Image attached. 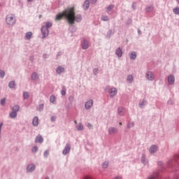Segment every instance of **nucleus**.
<instances>
[{
	"mask_svg": "<svg viewBox=\"0 0 179 179\" xmlns=\"http://www.w3.org/2000/svg\"><path fill=\"white\" fill-rule=\"evenodd\" d=\"M148 9H150V10H153V8H152V7H149V8H148Z\"/></svg>",
	"mask_w": 179,
	"mask_h": 179,
	"instance_id": "nucleus-52",
	"label": "nucleus"
},
{
	"mask_svg": "<svg viewBox=\"0 0 179 179\" xmlns=\"http://www.w3.org/2000/svg\"><path fill=\"white\" fill-rule=\"evenodd\" d=\"M12 110H13L12 112L17 113V111H19L20 110V106L17 105H15L14 107H13Z\"/></svg>",
	"mask_w": 179,
	"mask_h": 179,
	"instance_id": "nucleus-25",
	"label": "nucleus"
},
{
	"mask_svg": "<svg viewBox=\"0 0 179 179\" xmlns=\"http://www.w3.org/2000/svg\"><path fill=\"white\" fill-rule=\"evenodd\" d=\"M52 26V24L51 22H46L45 27H41V33L42 36H43V38H45L48 36V28L51 27Z\"/></svg>",
	"mask_w": 179,
	"mask_h": 179,
	"instance_id": "nucleus-4",
	"label": "nucleus"
},
{
	"mask_svg": "<svg viewBox=\"0 0 179 179\" xmlns=\"http://www.w3.org/2000/svg\"><path fill=\"white\" fill-rule=\"evenodd\" d=\"M55 96L52 95L50 96V102L55 103Z\"/></svg>",
	"mask_w": 179,
	"mask_h": 179,
	"instance_id": "nucleus-38",
	"label": "nucleus"
},
{
	"mask_svg": "<svg viewBox=\"0 0 179 179\" xmlns=\"http://www.w3.org/2000/svg\"><path fill=\"white\" fill-rule=\"evenodd\" d=\"M32 36H33V33H31V31H29L27 34H25V38H27V40H29L31 39Z\"/></svg>",
	"mask_w": 179,
	"mask_h": 179,
	"instance_id": "nucleus-17",
	"label": "nucleus"
},
{
	"mask_svg": "<svg viewBox=\"0 0 179 179\" xmlns=\"http://www.w3.org/2000/svg\"><path fill=\"white\" fill-rule=\"evenodd\" d=\"M93 103H94V101L92 99H90V100L87 101V102H85V109L90 110L92 108V106H93Z\"/></svg>",
	"mask_w": 179,
	"mask_h": 179,
	"instance_id": "nucleus-6",
	"label": "nucleus"
},
{
	"mask_svg": "<svg viewBox=\"0 0 179 179\" xmlns=\"http://www.w3.org/2000/svg\"><path fill=\"white\" fill-rule=\"evenodd\" d=\"M27 2H33V0H27Z\"/></svg>",
	"mask_w": 179,
	"mask_h": 179,
	"instance_id": "nucleus-53",
	"label": "nucleus"
},
{
	"mask_svg": "<svg viewBox=\"0 0 179 179\" xmlns=\"http://www.w3.org/2000/svg\"><path fill=\"white\" fill-rule=\"evenodd\" d=\"M178 166H179V164H178Z\"/></svg>",
	"mask_w": 179,
	"mask_h": 179,
	"instance_id": "nucleus-58",
	"label": "nucleus"
},
{
	"mask_svg": "<svg viewBox=\"0 0 179 179\" xmlns=\"http://www.w3.org/2000/svg\"><path fill=\"white\" fill-rule=\"evenodd\" d=\"M158 148L157 147V145H152L151 148H150V153H154L155 152H157Z\"/></svg>",
	"mask_w": 179,
	"mask_h": 179,
	"instance_id": "nucleus-14",
	"label": "nucleus"
},
{
	"mask_svg": "<svg viewBox=\"0 0 179 179\" xmlns=\"http://www.w3.org/2000/svg\"><path fill=\"white\" fill-rule=\"evenodd\" d=\"M99 69H94V75H96L98 73Z\"/></svg>",
	"mask_w": 179,
	"mask_h": 179,
	"instance_id": "nucleus-45",
	"label": "nucleus"
},
{
	"mask_svg": "<svg viewBox=\"0 0 179 179\" xmlns=\"http://www.w3.org/2000/svg\"><path fill=\"white\" fill-rule=\"evenodd\" d=\"M134 127V123L132 122H130L128 123V124H127V127H128V128H132V127Z\"/></svg>",
	"mask_w": 179,
	"mask_h": 179,
	"instance_id": "nucleus-33",
	"label": "nucleus"
},
{
	"mask_svg": "<svg viewBox=\"0 0 179 179\" xmlns=\"http://www.w3.org/2000/svg\"><path fill=\"white\" fill-rule=\"evenodd\" d=\"M108 162H103V164H102V167H103V169H106V167H108Z\"/></svg>",
	"mask_w": 179,
	"mask_h": 179,
	"instance_id": "nucleus-37",
	"label": "nucleus"
},
{
	"mask_svg": "<svg viewBox=\"0 0 179 179\" xmlns=\"http://www.w3.org/2000/svg\"><path fill=\"white\" fill-rule=\"evenodd\" d=\"M118 114L120 115H123V108H118Z\"/></svg>",
	"mask_w": 179,
	"mask_h": 179,
	"instance_id": "nucleus-34",
	"label": "nucleus"
},
{
	"mask_svg": "<svg viewBox=\"0 0 179 179\" xmlns=\"http://www.w3.org/2000/svg\"><path fill=\"white\" fill-rule=\"evenodd\" d=\"M84 179H93L92 178H91L90 176H85L84 178Z\"/></svg>",
	"mask_w": 179,
	"mask_h": 179,
	"instance_id": "nucleus-49",
	"label": "nucleus"
},
{
	"mask_svg": "<svg viewBox=\"0 0 179 179\" xmlns=\"http://www.w3.org/2000/svg\"><path fill=\"white\" fill-rule=\"evenodd\" d=\"M3 127V123H0V131H1V127Z\"/></svg>",
	"mask_w": 179,
	"mask_h": 179,
	"instance_id": "nucleus-50",
	"label": "nucleus"
},
{
	"mask_svg": "<svg viewBox=\"0 0 179 179\" xmlns=\"http://www.w3.org/2000/svg\"><path fill=\"white\" fill-rule=\"evenodd\" d=\"M38 147H34L32 148V152H38Z\"/></svg>",
	"mask_w": 179,
	"mask_h": 179,
	"instance_id": "nucleus-41",
	"label": "nucleus"
},
{
	"mask_svg": "<svg viewBox=\"0 0 179 179\" xmlns=\"http://www.w3.org/2000/svg\"><path fill=\"white\" fill-rule=\"evenodd\" d=\"M84 9L87 10L90 7V2L89 1H85L84 5H83Z\"/></svg>",
	"mask_w": 179,
	"mask_h": 179,
	"instance_id": "nucleus-20",
	"label": "nucleus"
},
{
	"mask_svg": "<svg viewBox=\"0 0 179 179\" xmlns=\"http://www.w3.org/2000/svg\"><path fill=\"white\" fill-rule=\"evenodd\" d=\"M46 179H48V178H46Z\"/></svg>",
	"mask_w": 179,
	"mask_h": 179,
	"instance_id": "nucleus-57",
	"label": "nucleus"
},
{
	"mask_svg": "<svg viewBox=\"0 0 179 179\" xmlns=\"http://www.w3.org/2000/svg\"><path fill=\"white\" fill-rule=\"evenodd\" d=\"M117 88L113 87V88H111L110 92V94H109V96H110V97H113V96H115V95H117Z\"/></svg>",
	"mask_w": 179,
	"mask_h": 179,
	"instance_id": "nucleus-8",
	"label": "nucleus"
},
{
	"mask_svg": "<svg viewBox=\"0 0 179 179\" xmlns=\"http://www.w3.org/2000/svg\"><path fill=\"white\" fill-rule=\"evenodd\" d=\"M48 151H45L44 152V157H48Z\"/></svg>",
	"mask_w": 179,
	"mask_h": 179,
	"instance_id": "nucleus-46",
	"label": "nucleus"
},
{
	"mask_svg": "<svg viewBox=\"0 0 179 179\" xmlns=\"http://www.w3.org/2000/svg\"><path fill=\"white\" fill-rule=\"evenodd\" d=\"M71 7L66 8L64 11L56 15L55 20L59 21L62 20V17H65L68 22L72 23L73 21V14L71 13Z\"/></svg>",
	"mask_w": 179,
	"mask_h": 179,
	"instance_id": "nucleus-1",
	"label": "nucleus"
},
{
	"mask_svg": "<svg viewBox=\"0 0 179 179\" xmlns=\"http://www.w3.org/2000/svg\"><path fill=\"white\" fill-rule=\"evenodd\" d=\"M168 82L169 85H173L175 83V77L173 76H169L168 77Z\"/></svg>",
	"mask_w": 179,
	"mask_h": 179,
	"instance_id": "nucleus-11",
	"label": "nucleus"
},
{
	"mask_svg": "<svg viewBox=\"0 0 179 179\" xmlns=\"http://www.w3.org/2000/svg\"><path fill=\"white\" fill-rule=\"evenodd\" d=\"M87 128H89L90 130L93 129V125H92L90 123H87Z\"/></svg>",
	"mask_w": 179,
	"mask_h": 179,
	"instance_id": "nucleus-40",
	"label": "nucleus"
},
{
	"mask_svg": "<svg viewBox=\"0 0 179 179\" xmlns=\"http://www.w3.org/2000/svg\"><path fill=\"white\" fill-rule=\"evenodd\" d=\"M70 149H71L70 145L66 144V147L62 152L63 155H66L68 153H69Z\"/></svg>",
	"mask_w": 179,
	"mask_h": 179,
	"instance_id": "nucleus-10",
	"label": "nucleus"
},
{
	"mask_svg": "<svg viewBox=\"0 0 179 179\" xmlns=\"http://www.w3.org/2000/svg\"><path fill=\"white\" fill-rule=\"evenodd\" d=\"M32 125L37 127L38 125V117L37 116L34 117L32 120Z\"/></svg>",
	"mask_w": 179,
	"mask_h": 179,
	"instance_id": "nucleus-12",
	"label": "nucleus"
},
{
	"mask_svg": "<svg viewBox=\"0 0 179 179\" xmlns=\"http://www.w3.org/2000/svg\"><path fill=\"white\" fill-rule=\"evenodd\" d=\"M176 1H178V3H179V0H176Z\"/></svg>",
	"mask_w": 179,
	"mask_h": 179,
	"instance_id": "nucleus-55",
	"label": "nucleus"
},
{
	"mask_svg": "<svg viewBox=\"0 0 179 179\" xmlns=\"http://www.w3.org/2000/svg\"><path fill=\"white\" fill-rule=\"evenodd\" d=\"M76 128L77 129L78 131H82L84 129V127L82 124V123L78 124V125L76 127Z\"/></svg>",
	"mask_w": 179,
	"mask_h": 179,
	"instance_id": "nucleus-18",
	"label": "nucleus"
},
{
	"mask_svg": "<svg viewBox=\"0 0 179 179\" xmlns=\"http://www.w3.org/2000/svg\"><path fill=\"white\" fill-rule=\"evenodd\" d=\"M4 76H5V72L2 70H0V77L3 78H4Z\"/></svg>",
	"mask_w": 179,
	"mask_h": 179,
	"instance_id": "nucleus-35",
	"label": "nucleus"
},
{
	"mask_svg": "<svg viewBox=\"0 0 179 179\" xmlns=\"http://www.w3.org/2000/svg\"><path fill=\"white\" fill-rule=\"evenodd\" d=\"M51 122H55V120H57V117L55 116H51Z\"/></svg>",
	"mask_w": 179,
	"mask_h": 179,
	"instance_id": "nucleus-44",
	"label": "nucleus"
},
{
	"mask_svg": "<svg viewBox=\"0 0 179 179\" xmlns=\"http://www.w3.org/2000/svg\"><path fill=\"white\" fill-rule=\"evenodd\" d=\"M56 72L57 73H64V69L61 67V66H59L57 67V69H56Z\"/></svg>",
	"mask_w": 179,
	"mask_h": 179,
	"instance_id": "nucleus-19",
	"label": "nucleus"
},
{
	"mask_svg": "<svg viewBox=\"0 0 179 179\" xmlns=\"http://www.w3.org/2000/svg\"><path fill=\"white\" fill-rule=\"evenodd\" d=\"M31 79L34 80H36L38 79V76L36 73H32L31 75Z\"/></svg>",
	"mask_w": 179,
	"mask_h": 179,
	"instance_id": "nucleus-23",
	"label": "nucleus"
},
{
	"mask_svg": "<svg viewBox=\"0 0 179 179\" xmlns=\"http://www.w3.org/2000/svg\"><path fill=\"white\" fill-rule=\"evenodd\" d=\"M15 86V84L14 81H10V83H8V87H10V89H13Z\"/></svg>",
	"mask_w": 179,
	"mask_h": 179,
	"instance_id": "nucleus-24",
	"label": "nucleus"
},
{
	"mask_svg": "<svg viewBox=\"0 0 179 179\" xmlns=\"http://www.w3.org/2000/svg\"><path fill=\"white\" fill-rule=\"evenodd\" d=\"M145 78L149 80H154V74L151 71L147 72L145 73Z\"/></svg>",
	"mask_w": 179,
	"mask_h": 179,
	"instance_id": "nucleus-7",
	"label": "nucleus"
},
{
	"mask_svg": "<svg viewBox=\"0 0 179 179\" xmlns=\"http://www.w3.org/2000/svg\"><path fill=\"white\" fill-rule=\"evenodd\" d=\"M61 94L65 96L66 94V87H63L62 90H61Z\"/></svg>",
	"mask_w": 179,
	"mask_h": 179,
	"instance_id": "nucleus-27",
	"label": "nucleus"
},
{
	"mask_svg": "<svg viewBox=\"0 0 179 179\" xmlns=\"http://www.w3.org/2000/svg\"><path fill=\"white\" fill-rule=\"evenodd\" d=\"M43 142V138L41 136H37V137L36 138V143H41Z\"/></svg>",
	"mask_w": 179,
	"mask_h": 179,
	"instance_id": "nucleus-16",
	"label": "nucleus"
},
{
	"mask_svg": "<svg viewBox=\"0 0 179 179\" xmlns=\"http://www.w3.org/2000/svg\"><path fill=\"white\" fill-rule=\"evenodd\" d=\"M144 159H145V157H144V156L142 157V159H141V161H142V162L143 163H144L145 162H144Z\"/></svg>",
	"mask_w": 179,
	"mask_h": 179,
	"instance_id": "nucleus-51",
	"label": "nucleus"
},
{
	"mask_svg": "<svg viewBox=\"0 0 179 179\" xmlns=\"http://www.w3.org/2000/svg\"><path fill=\"white\" fill-rule=\"evenodd\" d=\"M127 81L131 83L134 81V76L132 75H129L127 76Z\"/></svg>",
	"mask_w": 179,
	"mask_h": 179,
	"instance_id": "nucleus-26",
	"label": "nucleus"
},
{
	"mask_svg": "<svg viewBox=\"0 0 179 179\" xmlns=\"http://www.w3.org/2000/svg\"><path fill=\"white\" fill-rule=\"evenodd\" d=\"M157 177H158V173H155L152 176H150L149 178H148V179H157Z\"/></svg>",
	"mask_w": 179,
	"mask_h": 179,
	"instance_id": "nucleus-30",
	"label": "nucleus"
},
{
	"mask_svg": "<svg viewBox=\"0 0 179 179\" xmlns=\"http://www.w3.org/2000/svg\"><path fill=\"white\" fill-rule=\"evenodd\" d=\"M179 159V155L176 154V155H174V160L177 161Z\"/></svg>",
	"mask_w": 179,
	"mask_h": 179,
	"instance_id": "nucleus-43",
	"label": "nucleus"
},
{
	"mask_svg": "<svg viewBox=\"0 0 179 179\" xmlns=\"http://www.w3.org/2000/svg\"><path fill=\"white\" fill-rule=\"evenodd\" d=\"M36 169V166H34V164H29V166H27V171L29 172H33Z\"/></svg>",
	"mask_w": 179,
	"mask_h": 179,
	"instance_id": "nucleus-15",
	"label": "nucleus"
},
{
	"mask_svg": "<svg viewBox=\"0 0 179 179\" xmlns=\"http://www.w3.org/2000/svg\"><path fill=\"white\" fill-rule=\"evenodd\" d=\"M174 14L179 15V7H176L173 10Z\"/></svg>",
	"mask_w": 179,
	"mask_h": 179,
	"instance_id": "nucleus-29",
	"label": "nucleus"
},
{
	"mask_svg": "<svg viewBox=\"0 0 179 179\" xmlns=\"http://www.w3.org/2000/svg\"><path fill=\"white\" fill-rule=\"evenodd\" d=\"M43 109V104H41L38 106H37V110L41 111Z\"/></svg>",
	"mask_w": 179,
	"mask_h": 179,
	"instance_id": "nucleus-31",
	"label": "nucleus"
},
{
	"mask_svg": "<svg viewBox=\"0 0 179 179\" xmlns=\"http://www.w3.org/2000/svg\"><path fill=\"white\" fill-rule=\"evenodd\" d=\"M90 1H91V3H96V0H90Z\"/></svg>",
	"mask_w": 179,
	"mask_h": 179,
	"instance_id": "nucleus-47",
	"label": "nucleus"
},
{
	"mask_svg": "<svg viewBox=\"0 0 179 179\" xmlns=\"http://www.w3.org/2000/svg\"><path fill=\"white\" fill-rule=\"evenodd\" d=\"M75 123H76V121H75Z\"/></svg>",
	"mask_w": 179,
	"mask_h": 179,
	"instance_id": "nucleus-56",
	"label": "nucleus"
},
{
	"mask_svg": "<svg viewBox=\"0 0 179 179\" xmlns=\"http://www.w3.org/2000/svg\"><path fill=\"white\" fill-rule=\"evenodd\" d=\"M145 104H146V101L143 100V102L139 104V107L142 108Z\"/></svg>",
	"mask_w": 179,
	"mask_h": 179,
	"instance_id": "nucleus-39",
	"label": "nucleus"
},
{
	"mask_svg": "<svg viewBox=\"0 0 179 179\" xmlns=\"http://www.w3.org/2000/svg\"><path fill=\"white\" fill-rule=\"evenodd\" d=\"M113 179H122L121 176H116L115 178H113Z\"/></svg>",
	"mask_w": 179,
	"mask_h": 179,
	"instance_id": "nucleus-48",
	"label": "nucleus"
},
{
	"mask_svg": "<svg viewBox=\"0 0 179 179\" xmlns=\"http://www.w3.org/2000/svg\"><path fill=\"white\" fill-rule=\"evenodd\" d=\"M6 101V99H1V105L3 106Z\"/></svg>",
	"mask_w": 179,
	"mask_h": 179,
	"instance_id": "nucleus-42",
	"label": "nucleus"
},
{
	"mask_svg": "<svg viewBox=\"0 0 179 179\" xmlns=\"http://www.w3.org/2000/svg\"><path fill=\"white\" fill-rule=\"evenodd\" d=\"M117 133V129H115L114 127H109L108 129L109 135H115Z\"/></svg>",
	"mask_w": 179,
	"mask_h": 179,
	"instance_id": "nucleus-9",
	"label": "nucleus"
},
{
	"mask_svg": "<svg viewBox=\"0 0 179 179\" xmlns=\"http://www.w3.org/2000/svg\"><path fill=\"white\" fill-rule=\"evenodd\" d=\"M130 59L131 60H135V59H136V53L135 52H131Z\"/></svg>",
	"mask_w": 179,
	"mask_h": 179,
	"instance_id": "nucleus-22",
	"label": "nucleus"
},
{
	"mask_svg": "<svg viewBox=\"0 0 179 179\" xmlns=\"http://www.w3.org/2000/svg\"><path fill=\"white\" fill-rule=\"evenodd\" d=\"M6 22L8 26H13L16 24V17H15L14 14H8L6 17Z\"/></svg>",
	"mask_w": 179,
	"mask_h": 179,
	"instance_id": "nucleus-3",
	"label": "nucleus"
},
{
	"mask_svg": "<svg viewBox=\"0 0 179 179\" xmlns=\"http://www.w3.org/2000/svg\"><path fill=\"white\" fill-rule=\"evenodd\" d=\"M119 125H122V122H119Z\"/></svg>",
	"mask_w": 179,
	"mask_h": 179,
	"instance_id": "nucleus-54",
	"label": "nucleus"
},
{
	"mask_svg": "<svg viewBox=\"0 0 179 179\" xmlns=\"http://www.w3.org/2000/svg\"><path fill=\"white\" fill-rule=\"evenodd\" d=\"M101 20L102 21H108V16H102L101 17Z\"/></svg>",
	"mask_w": 179,
	"mask_h": 179,
	"instance_id": "nucleus-36",
	"label": "nucleus"
},
{
	"mask_svg": "<svg viewBox=\"0 0 179 179\" xmlns=\"http://www.w3.org/2000/svg\"><path fill=\"white\" fill-rule=\"evenodd\" d=\"M81 45H82L83 50H87L90 47V43L86 39H83L81 42Z\"/></svg>",
	"mask_w": 179,
	"mask_h": 179,
	"instance_id": "nucleus-5",
	"label": "nucleus"
},
{
	"mask_svg": "<svg viewBox=\"0 0 179 179\" xmlns=\"http://www.w3.org/2000/svg\"><path fill=\"white\" fill-rule=\"evenodd\" d=\"M71 14L73 15V22H68L69 24H74L75 22H80L82 21L81 15L78 14L77 15H75V8L74 7H71Z\"/></svg>",
	"mask_w": 179,
	"mask_h": 179,
	"instance_id": "nucleus-2",
	"label": "nucleus"
},
{
	"mask_svg": "<svg viewBox=\"0 0 179 179\" xmlns=\"http://www.w3.org/2000/svg\"><path fill=\"white\" fill-rule=\"evenodd\" d=\"M29 97V92H24V99H28Z\"/></svg>",
	"mask_w": 179,
	"mask_h": 179,
	"instance_id": "nucleus-32",
	"label": "nucleus"
},
{
	"mask_svg": "<svg viewBox=\"0 0 179 179\" xmlns=\"http://www.w3.org/2000/svg\"><path fill=\"white\" fill-rule=\"evenodd\" d=\"M113 9V5H109L108 7H106V12L109 13Z\"/></svg>",
	"mask_w": 179,
	"mask_h": 179,
	"instance_id": "nucleus-28",
	"label": "nucleus"
},
{
	"mask_svg": "<svg viewBox=\"0 0 179 179\" xmlns=\"http://www.w3.org/2000/svg\"><path fill=\"white\" fill-rule=\"evenodd\" d=\"M9 117L12 119L16 118L17 112H10V114H9Z\"/></svg>",
	"mask_w": 179,
	"mask_h": 179,
	"instance_id": "nucleus-21",
	"label": "nucleus"
},
{
	"mask_svg": "<svg viewBox=\"0 0 179 179\" xmlns=\"http://www.w3.org/2000/svg\"><path fill=\"white\" fill-rule=\"evenodd\" d=\"M115 54H116V55H117L118 57H122V49L120 48H118L116 50Z\"/></svg>",
	"mask_w": 179,
	"mask_h": 179,
	"instance_id": "nucleus-13",
	"label": "nucleus"
}]
</instances>
